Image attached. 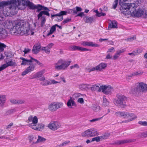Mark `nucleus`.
<instances>
[{
	"mask_svg": "<svg viewBox=\"0 0 147 147\" xmlns=\"http://www.w3.org/2000/svg\"><path fill=\"white\" fill-rule=\"evenodd\" d=\"M13 29L15 30V33L21 35L27 36L30 34L33 35L34 34V32H32V30H30V26L29 25H26L25 22L22 21L16 22Z\"/></svg>",
	"mask_w": 147,
	"mask_h": 147,
	"instance_id": "f257e3e1",
	"label": "nucleus"
},
{
	"mask_svg": "<svg viewBox=\"0 0 147 147\" xmlns=\"http://www.w3.org/2000/svg\"><path fill=\"white\" fill-rule=\"evenodd\" d=\"M117 99H114V104L119 107L124 108L127 106L126 101H127V97L121 94H117L116 95Z\"/></svg>",
	"mask_w": 147,
	"mask_h": 147,
	"instance_id": "f03ea898",
	"label": "nucleus"
},
{
	"mask_svg": "<svg viewBox=\"0 0 147 147\" xmlns=\"http://www.w3.org/2000/svg\"><path fill=\"white\" fill-rule=\"evenodd\" d=\"M71 63V61H66L65 60L61 59L54 64L55 69L57 71L65 70L70 65Z\"/></svg>",
	"mask_w": 147,
	"mask_h": 147,
	"instance_id": "7ed1b4c3",
	"label": "nucleus"
},
{
	"mask_svg": "<svg viewBox=\"0 0 147 147\" xmlns=\"http://www.w3.org/2000/svg\"><path fill=\"white\" fill-rule=\"evenodd\" d=\"M147 91V84L141 82L137 83L136 87L132 88L130 91V93L132 94L138 93L139 92H144Z\"/></svg>",
	"mask_w": 147,
	"mask_h": 147,
	"instance_id": "20e7f679",
	"label": "nucleus"
},
{
	"mask_svg": "<svg viewBox=\"0 0 147 147\" xmlns=\"http://www.w3.org/2000/svg\"><path fill=\"white\" fill-rule=\"evenodd\" d=\"M14 0L15 1V2L13 3L10 4V5L8 7L9 11H10L11 15H14L16 14L17 13L18 9L22 10L23 9V8L18 6L16 0Z\"/></svg>",
	"mask_w": 147,
	"mask_h": 147,
	"instance_id": "39448f33",
	"label": "nucleus"
},
{
	"mask_svg": "<svg viewBox=\"0 0 147 147\" xmlns=\"http://www.w3.org/2000/svg\"><path fill=\"white\" fill-rule=\"evenodd\" d=\"M98 133L96 129L94 128L89 129L82 132L81 135L83 137H91L95 136Z\"/></svg>",
	"mask_w": 147,
	"mask_h": 147,
	"instance_id": "423d86ee",
	"label": "nucleus"
},
{
	"mask_svg": "<svg viewBox=\"0 0 147 147\" xmlns=\"http://www.w3.org/2000/svg\"><path fill=\"white\" fill-rule=\"evenodd\" d=\"M67 12L66 11H60L59 13L55 14H51V18L53 19L54 17H57V19L55 20L58 22L62 21L63 19V16L66 15Z\"/></svg>",
	"mask_w": 147,
	"mask_h": 147,
	"instance_id": "0eeeda50",
	"label": "nucleus"
},
{
	"mask_svg": "<svg viewBox=\"0 0 147 147\" xmlns=\"http://www.w3.org/2000/svg\"><path fill=\"white\" fill-rule=\"evenodd\" d=\"M63 105L62 102H53L49 106V109L52 111H54L58 109L61 107Z\"/></svg>",
	"mask_w": 147,
	"mask_h": 147,
	"instance_id": "6e6552de",
	"label": "nucleus"
},
{
	"mask_svg": "<svg viewBox=\"0 0 147 147\" xmlns=\"http://www.w3.org/2000/svg\"><path fill=\"white\" fill-rule=\"evenodd\" d=\"M48 127L52 130L55 131L60 127V125L57 121H52L48 125Z\"/></svg>",
	"mask_w": 147,
	"mask_h": 147,
	"instance_id": "1a4fd4ad",
	"label": "nucleus"
},
{
	"mask_svg": "<svg viewBox=\"0 0 147 147\" xmlns=\"http://www.w3.org/2000/svg\"><path fill=\"white\" fill-rule=\"evenodd\" d=\"M29 65V66L22 72V75L23 76H25L34 70L35 67V66L36 64H33L32 63H30V64Z\"/></svg>",
	"mask_w": 147,
	"mask_h": 147,
	"instance_id": "9d476101",
	"label": "nucleus"
},
{
	"mask_svg": "<svg viewBox=\"0 0 147 147\" xmlns=\"http://www.w3.org/2000/svg\"><path fill=\"white\" fill-rule=\"evenodd\" d=\"M38 122V119L37 117L36 116L33 117L32 115H30L27 120V122L28 123L32 122L31 123L28 124V126L31 128V125H35Z\"/></svg>",
	"mask_w": 147,
	"mask_h": 147,
	"instance_id": "9b49d317",
	"label": "nucleus"
},
{
	"mask_svg": "<svg viewBox=\"0 0 147 147\" xmlns=\"http://www.w3.org/2000/svg\"><path fill=\"white\" fill-rule=\"evenodd\" d=\"M108 86H107L105 85H102L99 86L98 92L102 91L104 94H109L111 92V90L109 89Z\"/></svg>",
	"mask_w": 147,
	"mask_h": 147,
	"instance_id": "f8f14e48",
	"label": "nucleus"
},
{
	"mask_svg": "<svg viewBox=\"0 0 147 147\" xmlns=\"http://www.w3.org/2000/svg\"><path fill=\"white\" fill-rule=\"evenodd\" d=\"M15 2L14 0H7V1H3L0 2V10L3 9L4 7L8 5H10L11 3H13Z\"/></svg>",
	"mask_w": 147,
	"mask_h": 147,
	"instance_id": "ddd939ff",
	"label": "nucleus"
},
{
	"mask_svg": "<svg viewBox=\"0 0 147 147\" xmlns=\"http://www.w3.org/2000/svg\"><path fill=\"white\" fill-rule=\"evenodd\" d=\"M71 50L72 51H74L76 50H78L81 51H91V50L87 49L85 48H83L81 47L73 45L70 47Z\"/></svg>",
	"mask_w": 147,
	"mask_h": 147,
	"instance_id": "4468645a",
	"label": "nucleus"
},
{
	"mask_svg": "<svg viewBox=\"0 0 147 147\" xmlns=\"http://www.w3.org/2000/svg\"><path fill=\"white\" fill-rule=\"evenodd\" d=\"M81 45L84 47H99V45L94 43L92 42L83 41L81 43Z\"/></svg>",
	"mask_w": 147,
	"mask_h": 147,
	"instance_id": "2eb2a0df",
	"label": "nucleus"
},
{
	"mask_svg": "<svg viewBox=\"0 0 147 147\" xmlns=\"http://www.w3.org/2000/svg\"><path fill=\"white\" fill-rule=\"evenodd\" d=\"M41 48V45L40 43H37L35 44L33 48L32 52L35 54H37L40 51Z\"/></svg>",
	"mask_w": 147,
	"mask_h": 147,
	"instance_id": "dca6fc26",
	"label": "nucleus"
},
{
	"mask_svg": "<svg viewBox=\"0 0 147 147\" xmlns=\"http://www.w3.org/2000/svg\"><path fill=\"white\" fill-rule=\"evenodd\" d=\"M8 9V7L6 8L5 9H3L1 13V11L0 12V17L3 18L4 16L6 17L10 16L11 14L10 11H9Z\"/></svg>",
	"mask_w": 147,
	"mask_h": 147,
	"instance_id": "f3484780",
	"label": "nucleus"
},
{
	"mask_svg": "<svg viewBox=\"0 0 147 147\" xmlns=\"http://www.w3.org/2000/svg\"><path fill=\"white\" fill-rule=\"evenodd\" d=\"M130 13H133L136 16L139 17L143 15L144 13V11L142 9H139L137 11H136V10L133 11H131Z\"/></svg>",
	"mask_w": 147,
	"mask_h": 147,
	"instance_id": "a211bd4d",
	"label": "nucleus"
},
{
	"mask_svg": "<svg viewBox=\"0 0 147 147\" xmlns=\"http://www.w3.org/2000/svg\"><path fill=\"white\" fill-rule=\"evenodd\" d=\"M8 35V33L6 30L4 28H0V38H5Z\"/></svg>",
	"mask_w": 147,
	"mask_h": 147,
	"instance_id": "6ab92c4d",
	"label": "nucleus"
},
{
	"mask_svg": "<svg viewBox=\"0 0 147 147\" xmlns=\"http://www.w3.org/2000/svg\"><path fill=\"white\" fill-rule=\"evenodd\" d=\"M127 112L124 111H118L115 113V115L117 117H122L124 118H127Z\"/></svg>",
	"mask_w": 147,
	"mask_h": 147,
	"instance_id": "aec40b11",
	"label": "nucleus"
},
{
	"mask_svg": "<svg viewBox=\"0 0 147 147\" xmlns=\"http://www.w3.org/2000/svg\"><path fill=\"white\" fill-rule=\"evenodd\" d=\"M107 67V64L104 63H101L96 66L97 71H101L105 69Z\"/></svg>",
	"mask_w": 147,
	"mask_h": 147,
	"instance_id": "412c9836",
	"label": "nucleus"
},
{
	"mask_svg": "<svg viewBox=\"0 0 147 147\" xmlns=\"http://www.w3.org/2000/svg\"><path fill=\"white\" fill-rule=\"evenodd\" d=\"M35 9H37V12H39L42 10L49 11V9L47 7L43 6L40 4H38L36 5L35 7Z\"/></svg>",
	"mask_w": 147,
	"mask_h": 147,
	"instance_id": "4be33fe9",
	"label": "nucleus"
},
{
	"mask_svg": "<svg viewBox=\"0 0 147 147\" xmlns=\"http://www.w3.org/2000/svg\"><path fill=\"white\" fill-rule=\"evenodd\" d=\"M6 100V97L5 95L0 94V107H3Z\"/></svg>",
	"mask_w": 147,
	"mask_h": 147,
	"instance_id": "5701e85b",
	"label": "nucleus"
},
{
	"mask_svg": "<svg viewBox=\"0 0 147 147\" xmlns=\"http://www.w3.org/2000/svg\"><path fill=\"white\" fill-rule=\"evenodd\" d=\"M16 1L18 6L23 8V9L26 6L27 1L25 0H16Z\"/></svg>",
	"mask_w": 147,
	"mask_h": 147,
	"instance_id": "b1692460",
	"label": "nucleus"
},
{
	"mask_svg": "<svg viewBox=\"0 0 147 147\" xmlns=\"http://www.w3.org/2000/svg\"><path fill=\"white\" fill-rule=\"evenodd\" d=\"M31 128L36 130L40 131L41 129H43L44 127V125L42 123L38 124L37 126L36 124L35 125H31Z\"/></svg>",
	"mask_w": 147,
	"mask_h": 147,
	"instance_id": "393cba45",
	"label": "nucleus"
},
{
	"mask_svg": "<svg viewBox=\"0 0 147 147\" xmlns=\"http://www.w3.org/2000/svg\"><path fill=\"white\" fill-rule=\"evenodd\" d=\"M67 106L69 108H71L72 106H76V104L73 99H72L71 97H70V99H69L67 103Z\"/></svg>",
	"mask_w": 147,
	"mask_h": 147,
	"instance_id": "a878e982",
	"label": "nucleus"
},
{
	"mask_svg": "<svg viewBox=\"0 0 147 147\" xmlns=\"http://www.w3.org/2000/svg\"><path fill=\"white\" fill-rule=\"evenodd\" d=\"M137 118V116L133 113H127V118L126 119H128V120L129 122L134 120Z\"/></svg>",
	"mask_w": 147,
	"mask_h": 147,
	"instance_id": "bb28decb",
	"label": "nucleus"
},
{
	"mask_svg": "<svg viewBox=\"0 0 147 147\" xmlns=\"http://www.w3.org/2000/svg\"><path fill=\"white\" fill-rule=\"evenodd\" d=\"M45 10L44 11H41L37 15V17L38 18V19H39L40 18H41L42 16V15L44 14L48 16H50V13L48 12V11H45Z\"/></svg>",
	"mask_w": 147,
	"mask_h": 147,
	"instance_id": "cd10ccee",
	"label": "nucleus"
},
{
	"mask_svg": "<svg viewBox=\"0 0 147 147\" xmlns=\"http://www.w3.org/2000/svg\"><path fill=\"white\" fill-rule=\"evenodd\" d=\"M117 23L116 21L115 20L113 21L111 23L109 24V28H117Z\"/></svg>",
	"mask_w": 147,
	"mask_h": 147,
	"instance_id": "c85d7f7f",
	"label": "nucleus"
},
{
	"mask_svg": "<svg viewBox=\"0 0 147 147\" xmlns=\"http://www.w3.org/2000/svg\"><path fill=\"white\" fill-rule=\"evenodd\" d=\"M121 9L122 10H124V9L126 10L127 11V10L130 9V4L129 3H125L122 5L121 6Z\"/></svg>",
	"mask_w": 147,
	"mask_h": 147,
	"instance_id": "c756f323",
	"label": "nucleus"
},
{
	"mask_svg": "<svg viewBox=\"0 0 147 147\" xmlns=\"http://www.w3.org/2000/svg\"><path fill=\"white\" fill-rule=\"evenodd\" d=\"M132 141L131 140H124L118 141L117 143L118 144H121L124 143L131 142Z\"/></svg>",
	"mask_w": 147,
	"mask_h": 147,
	"instance_id": "7c9ffc66",
	"label": "nucleus"
},
{
	"mask_svg": "<svg viewBox=\"0 0 147 147\" xmlns=\"http://www.w3.org/2000/svg\"><path fill=\"white\" fill-rule=\"evenodd\" d=\"M94 18L92 17H89L88 16L86 17V19L85 20V22L86 23H89L91 24L94 21Z\"/></svg>",
	"mask_w": 147,
	"mask_h": 147,
	"instance_id": "2f4dec72",
	"label": "nucleus"
},
{
	"mask_svg": "<svg viewBox=\"0 0 147 147\" xmlns=\"http://www.w3.org/2000/svg\"><path fill=\"white\" fill-rule=\"evenodd\" d=\"M99 88V84H96L94 85H93L91 87H90L91 90L92 91H97L98 92V90Z\"/></svg>",
	"mask_w": 147,
	"mask_h": 147,
	"instance_id": "473e14b6",
	"label": "nucleus"
},
{
	"mask_svg": "<svg viewBox=\"0 0 147 147\" xmlns=\"http://www.w3.org/2000/svg\"><path fill=\"white\" fill-rule=\"evenodd\" d=\"M35 5L29 1H28L27 2L26 6H28L30 9H35Z\"/></svg>",
	"mask_w": 147,
	"mask_h": 147,
	"instance_id": "72a5a7b5",
	"label": "nucleus"
},
{
	"mask_svg": "<svg viewBox=\"0 0 147 147\" xmlns=\"http://www.w3.org/2000/svg\"><path fill=\"white\" fill-rule=\"evenodd\" d=\"M20 59L22 60L21 63V65H26L30 64V63H28V59L22 57H20Z\"/></svg>",
	"mask_w": 147,
	"mask_h": 147,
	"instance_id": "f704fd0d",
	"label": "nucleus"
},
{
	"mask_svg": "<svg viewBox=\"0 0 147 147\" xmlns=\"http://www.w3.org/2000/svg\"><path fill=\"white\" fill-rule=\"evenodd\" d=\"M56 30V27H55V25L52 26L51 28L50 31L47 35V36H49L52 34Z\"/></svg>",
	"mask_w": 147,
	"mask_h": 147,
	"instance_id": "c9c22d12",
	"label": "nucleus"
},
{
	"mask_svg": "<svg viewBox=\"0 0 147 147\" xmlns=\"http://www.w3.org/2000/svg\"><path fill=\"white\" fill-rule=\"evenodd\" d=\"M46 140V139L43 138V137H41L40 136H38V139H37V141L36 142H34L33 141L34 144H36L39 142H40L45 141Z\"/></svg>",
	"mask_w": 147,
	"mask_h": 147,
	"instance_id": "e433bc0d",
	"label": "nucleus"
},
{
	"mask_svg": "<svg viewBox=\"0 0 147 147\" xmlns=\"http://www.w3.org/2000/svg\"><path fill=\"white\" fill-rule=\"evenodd\" d=\"M130 11H135L136 9V7L137 5L136 4L134 3H130Z\"/></svg>",
	"mask_w": 147,
	"mask_h": 147,
	"instance_id": "4c0bfd02",
	"label": "nucleus"
},
{
	"mask_svg": "<svg viewBox=\"0 0 147 147\" xmlns=\"http://www.w3.org/2000/svg\"><path fill=\"white\" fill-rule=\"evenodd\" d=\"M43 74V73L42 71H39L38 72L34 74V77L32 78V79H33L36 78H39L40 77L42 76Z\"/></svg>",
	"mask_w": 147,
	"mask_h": 147,
	"instance_id": "58836bf2",
	"label": "nucleus"
},
{
	"mask_svg": "<svg viewBox=\"0 0 147 147\" xmlns=\"http://www.w3.org/2000/svg\"><path fill=\"white\" fill-rule=\"evenodd\" d=\"M41 50L42 51H44L47 54H49L50 51V49L47 47H43L41 48Z\"/></svg>",
	"mask_w": 147,
	"mask_h": 147,
	"instance_id": "ea45409f",
	"label": "nucleus"
},
{
	"mask_svg": "<svg viewBox=\"0 0 147 147\" xmlns=\"http://www.w3.org/2000/svg\"><path fill=\"white\" fill-rule=\"evenodd\" d=\"M40 84L43 86H47L51 84V82L49 80H47L41 82Z\"/></svg>",
	"mask_w": 147,
	"mask_h": 147,
	"instance_id": "a19ab883",
	"label": "nucleus"
},
{
	"mask_svg": "<svg viewBox=\"0 0 147 147\" xmlns=\"http://www.w3.org/2000/svg\"><path fill=\"white\" fill-rule=\"evenodd\" d=\"M6 63L7 65V67L8 66L15 65L16 64L15 62L13 61L12 60L9 61Z\"/></svg>",
	"mask_w": 147,
	"mask_h": 147,
	"instance_id": "79ce46f5",
	"label": "nucleus"
},
{
	"mask_svg": "<svg viewBox=\"0 0 147 147\" xmlns=\"http://www.w3.org/2000/svg\"><path fill=\"white\" fill-rule=\"evenodd\" d=\"M41 18L42 20L41 21L40 26L41 27H43L46 21V19L44 16H42Z\"/></svg>",
	"mask_w": 147,
	"mask_h": 147,
	"instance_id": "37998d69",
	"label": "nucleus"
},
{
	"mask_svg": "<svg viewBox=\"0 0 147 147\" xmlns=\"http://www.w3.org/2000/svg\"><path fill=\"white\" fill-rule=\"evenodd\" d=\"M70 142V141L69 140H66L64 142H63L62 144H60L59 145V146L60 147H62L63 146H66Z\"/></svg>",
	"mask_w": 147,
	"mask_h": 147,
	"instance_id": "c03bdc74",
	"label": "nucleus"
},
{
	"mask_svg": "<svg viewBox=\"0 0 147 147\" xmlns=\"http://www.w3.org/2000/svg\"><path fill=\"white\" fill-rule=\"evenodd\" d=\"M101 139L100 136L93 138H92L91 142L96 141L97 142H99L100 141V139Z\"/></svg>",
	"mask_w": 147,
	"mask_h": 147,
	"instance_id": "a18cd8bd",
	"label": "nucleus"
},
{
	"mask_svg": "<svg viewBox=\"0 0 147 147\" xmlns=\"http://www.w3.org/2000/svg\"><path fill=\"white\" fill-rule=\"evenodd\" d=\"M36 138L35 137H33L32 136H30L29 137V140L30 142H32V143L33 144V141L34 142H35V140L36 139Z\"/></svg>",
	"mask_w": 147,
	"mask_h": 147,
	"instance_id": "49530a36",
	"label": "nucleus"
},
{
	"mask_svg": "<svg viewBox=\"0 0 147 147\" xmlns=\"http://www.w3.org/2000/svg\"><path fill=\"white\" fill-rule=\"evenodd\" d=\"M109 102L105 98H104L103 99V104L104 106H107L109 105Z\"/></svg>",
	"mask_w": 147,
	"mask_h": 147,
	"instance_id": "de8ad7c7",
	"label": "nucleus"
},
{
	"mask_svg": "<svg viewBox=\"0 0 147 147\" xmlns=\"http://www.w3.org/2000/svg\"><path fill=\"white\" fill-rule=\"evenodd\" d=\"M25 100L23 99H19L17 100L16 104L19 105L24 103Z\"/></svg>",
	"mask_w": 147,
	"mask_h": 147,
	"instance_id": "09e8293b",
	"label": "nucleus"
},
{
	"mask_svg": "<svg viewBox=\"0 0 147 147\" xmlns=\"http://www.w3.org/2000/svg\"><path fill=\"white\" fill-rule=\"evenodd\" d=\"M138 123L141 125L147 126V122L146 121H139Z\"/></svg>",
	"mask_w": 147,
	"mask_h": 147,
	"instance_id": "8fccbe9b",
	"label": "nucleus"
},
{
	"mask_svg": "<svg viewBox=\"0 0 147 147\" xmlns=\"http://www.w3.org/2000/svg\"><path fill=\"white\" fill-rule=\"evenodd\" d=\"M125 51V49H121L118 50L116 52L120 56L121 53H124Z\"/></svg>",
	"mask_w": 147,
	"mask_h": 147,
	"instance_id": "3c124183",
	"label": "nucleus"
},
{
	"mask_svg": "<svg viewBox=\"0 0 147 147\" xmlns=\"http://www.w3.org/2000/svg\"><path fill=\"white\" fill-rule=\"evenodd\" d=\"M110 136V134H105L103 135L102 136H101V138H102L103 139H106L108 138Z\"/></svg>",
	"mask_w": 147,
	"mask_h": 147,
	"instance_id": "603ef678",
	"label": "nucleus"
},
{
	"mask_svg": "<svg viewBox=\"0 0 147 147\" xmlns=\"http://www.w3.org/2000/svg\"><path fill=\"white\" fill-rule=\"evenodd\" d=\"M6 45L3 43L0 42V51H2L4 50V48L6 47Z\"/></svg>",
	"mask_w": 147,
	"mask_h": 147,
	"instance_id": "864d4df0",
	"label": "nucleus"
},
{
	"mask_svg": "<svg viewBox=\"0 0 147 147\" xmlns=\"http://www.w3.org/2000/svg\"><path fill=\"white\" fill-rule=\"evenodd\" d=\"M105 115H104V116H103L102 117H99V118H95V119H92V120H90L89 121L90 122H94L96 121H98L100 119H101Z\"/></svg>",
	"mask_w": 147,
	"mask_h": 147,
	"instance_id": "5fc2aeb1",
	"label": "nucleus"
},
{
	"mask_svg": "<svg viewBox=\"0 0 147 147\" xmlns=\"http://www.w3.org/2000/svg\"><path fill=\"white\" fill-rule=\"evenodd\" d=\"M118 0H115L113 3V8L115 9L117 7L118 4Z\"/></svg>",
	"mask_w": 147,
	"mask_h": 147,
	"instance_id": "6e6d98bb",
	"label": "nucleus"
},
{
	"mask_svg": "<svg viewBox=\"0 0 147 147\" xmlns=\"http://www.w3.org/2000/svg\"><path fill=\"white\" fill-rule=\"evenodd\" d=\"M142 74V72H141L140 71H136L134 72V73L132 74L131 76H137L139 75H141Z\"/></svg>",
	"mask_w": 147,
	"mask_h": 147,
	"instance_id": "4d7b16f0",
	"label": "nucleus"
},
{
	"mask_svg": "<svg viewBox=\"0 0 147 147\" xmlns=\"http://www.w3.org/2000/svg\"><path fill=\"white\" fill-rule=\"evenodd\" d=\"M16 111V110L15 109H13L8 111L7 112L8 114H10Z\"/></svg>",
	"mask_w": 147,
	"mask_h": 147,
	"instance_id": "13d9d810",
	"label": "nucleus"
},
{
	"mask_svg": "<svg viewBox=\"0 0 147 147\" xmlns=\"http://www.w3.org/2000/svg\"><path fill=\"white\" fill-rule=\"evenodd\" d=\"M96 66L95 67H93L92 68H88L87 69V70L89 72L95 70L97 71V69H96Z\"/></svg>",
	"mask_w": 147,
	"mask_h": 147,
	"instance_id": "bf43d9fd",
	"label": "nucleus"
},
{
	"mask_svg": "<svg viewBox=\"0 0 147 147\" xmlns=\"http://www.w3.org/2000/svg\"><path fill=\"white\" fill-rule=\"evenodd\" d=\"M97 16L99 17L101 16H105L106 14L105 13L102 12L99 13L98 11L96 12Z\"/></svg>",
	"mask_w": 147,
	"mask_h": 147,
	"instance_id": "052dcab7",
	"label": "nucleus"
},
{
	"mask_svg": "<svg viewBox=\"0 0 147 147\" xmlns=\"http://www.w3.org/2000/svg\"><path fill=\"white\" fill-rule=\"evenodd\" d=\"M31 59H32L37 64H38V65H41L42 64V63H40L37 60L35 59L32 57H30Z\"/></svg>",
	"mask_w": 147,
	"mask_h": 147,
	"instance_id": "680f3d73",
	"label": "nucleus"
},
{
	"mask_svg": "<svg viewBox=\"0 0 147 147\" xmlns=\"http://www.w3.org/2000/svg\"><path fill=\"white\" fill-rule=\"evenodd\" d=\"M136 39V37L135 36H134L132 37L128 38L127 39V41H131Z\"/></svg>",
	"mask_w": 147,
	"mask_h": 147,
	"instance_id": "e2e57ef3",
	"label": "nucleus"
},
{
	"mask_svg": "<svg viewBox=\"0 0 147 147\" xmlns=\"http://www.w3.org/2000/svg\"><path fill=\"white\" fill-rule=\"evenodd\" d=\"M78 102L81 103L83 104L84 102V99L83 98H78L77 100Z\"/></svg>",
	"mask_w": 147,
	"mask_h": 147,
	"instance_id": "0e129e2a",
	"label": "nucleus"
},
{
	"mask_svg": "<svg viewBox=\"0 0 147 147\" xmlns=\"http://www.w3.org/2000/svg\"><path fill=\"white\" fill-rule=\"evenodd\" d=\"M30 51V49L28 48H25L23 52L24 53V54L28 53H29Z\"/></svg>",
	"mask_w": 147,
	"mask_h": 147,
	"instance_id": "69168bd1",
	"label": "nucleus"
},
{
	"mask_svg": "<svg viewBox=\"0 0 147 147\" xmlns=\"http://www.w3.org/2000/svg\"><path fill=\"white\" fill-rule=\"evenodd\" d=\"M17 100L13 99H11L10 100V102L13 104H16Z\"/></svg>",
	"mask_w": 147,
	"mask_h": 147,
	"instance_id": "338daca9",
	"label": "nucleus"
},
{
	"mask_svg": "<svg viewBox=\"0 0 147 147\" xmlns=\"http://www.w3.org/2000/svg\"><path fill=\"white\" fill-rule=\"evenodd\" d=\"M119 55L116 52L114 55L113 57V59L114 60H116L119 58Z\"/></svg>",
	"mask_w": 147,
	"mask_h": 147,
	"instance_id": "774afa93",
	"label": "nucleus"
}]
</instances>
